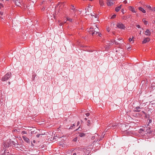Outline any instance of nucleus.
<instances>
[{"mask_svg": "<svg viewBox=\"0 0 155 155\" xmlns=\"http://www.w3.org/2000/svg\"><path fill=\"white\" fill-rule=\"evenodd\" d=\"M95 25L96 28L94 29H93V28H91L89 29L88 31L89 33L92 34V35H94L95 34V32H96V34H97L98 35L101 36V34L97 31L98 30V28L96 25Z\"/></svg>", "mask_w": 155, "mask_h": 155, "instance_id": "obj_1", "label": "nucleus"}, {"mask_svg": "<svg viewBox=\"0 0 155 155\" xmlns=\"http://www.w3.org/2000/svg\"><path fill=\"white\" fill-rule=\"evenodd\" d=\"M64 6V3L62 2H59L58 5L56 6V9H57L58 8H59V12H61L62 8Z\"/></svg>", "mask_w": 155, "mask_h": 155, "instance_id": "obj_2", "label": "nucleus"}, {"mask_svg": "<svg viewBox=\"0 0 155 155\" xmlns=\"http://www.w3.org/2000/svg\"><path fill=\"white\" fill-rule=\"evenodd\" d=\"M11 75V74L10 72L8 73L2 78V80L4 81L7 80L10 78Z\"/></svg>", "mask_w": 155, "mask_h": 155, "instance_id": "obj_3", "label": "nucleus"}, {"mask_svg": "<svg viewBox=\"0 0 155 155\" xmlns=\"http://www.w3.org/2000/svg\"><path fill=\"white\" fill-rule=\"evenodd\" d=\"M107 5L108 6H111L113 5L114 1L113 0H106Z\"/></svg>", "mask_w": 155, "mask_h": 155, "instance_id": "obj_4", "label": "nucleus"}, {"mask_svg": "<svg viewBox=\"0 0 155 155\" xmlns=\"http://www.w3.org/2000/svg\"><path fill=\"white\" fill-rule=\"evenodd\" d=\"M117 26L118 28L121 29H124L125 28L124 25L121 23H118L117 25Z\"/></svg>", "mask_w": 155, "mask_h": 155, "instance_id": "obj_5", "label": "nucleus"}, {"mask_svg": "<svg viewBox=\"0 0 155 155\" xmlns=\"http://www.w3.org/2000/svg\"><path fill=\"white\" fill-rule=\"evenodd\" d=\"M22 137L23 139L24 140L26 143H30V140L28 137L25 136H22Z\"/></svg>", "mask_w": 155, "mask_h": 155, "instance_id": "obj_6", "label": "nucleus"}, {"mask_svg": "<svg viewBox=\"0 0 155 155\" xmlns=\"http://www.w3.org/2000/svg\"><path fill=\"white\" fill-rule=\"evenodd\" d=\"M145 34L147 36H150L151 35V32L149 29H147L145 32Z\"/></svg>", "mask_w": 155, "mask_h": 155, "instance_id": "obj_7", "label": "nucleus"}, {"mask_svg": "<svg viewBox=\"0 0 155 155\" xmlns=\"http://www.w3.org/2000/svg\"><path fill=\"white\" fill-rule=\"evenodd\" d=\"M129 10L133 13H136V11L135 10V9L133 7L130 6L128 7Z\"/></svg>", "mask_w": 155, "mask_h": 155, "instance_id": "obj_8", "label": "nucleus"}, {"mask_svg": "<svg viewBox=\"0 0 155 155\" xmlns=\"http://www.w3.org/2000/svg\"><path fill=\"white\" fill-rule=\"evenodd\" d=\"M150 40V39L149 38H147L144 39L142 41V43L143 44H145L147 42L149 41Z\"/></svg>", "mask_w": 155, "mask_h": 155, "instance_id": "obj_9", "label": "nucleus"}, {"mask_svg": "<svg viewBox=\"0 0 155 155\" xmlns=\"http://www.w3.org/2000/svg\"><path fill=\"white\" fill-rule=\"evenodd\" d=\"M70 9L71 10H72L73 12H75L77 11V10L74 7V6L73 5H71L70 7Z\"/></svg>", "mask_w": 155, "mask_h": 155, "instance_id": "obj_10", "label": "nucleus"}, {"mask_svg": "<svg viewBox=\"0 0 155 155\" xmlns=\"http://www.w3.org/2000/svg\"><path fill=\"white\" fill-rule=\"evenodd\" d=\"M140 107H136L134 111V112H139L140 111Z\"/></svg>", "mask_w": 155, "mask_h": 155, "instance_id": "obj_11", "label": "nucleus"}, {"mask_svg": "<svg viewBox=\"0 0 155 155\" xmlns=\"http://www.w3.org/2000/svg\"><path fill=\"white\" fill-rule=\"evenodd\" d=\"M15 4L17 6H19L21 5L20 2L18 1V0H16L15 1Z\"/></svg>", "mask_w": 155, "mask_h": 155, "instance_id": "obj_12", "label": "nucleus"}, {"mask_svg": "<svg viewBox=\"0 0 155 155\" xmlns=\"http://www.w3.org/2000/svg\"><path fill=\"white\" fill-rule=\"evenodd\" d=\"M139 9L143 13H146V11L142 7H139Z\"/></svg>", "mask_w": 155, "mask_h": 155, "instance_id": "obj_13", "label": "nucleus"}, {"mask_svg": "<svg viewBox=\"0 0 155 155\" xmlns=\"http://www.w3.org/2000/svg\"><path fill=\"white\" fill-rule=\"evenodd\" d=\"M121 5H120V6H118L117 7H116V8H115V11L117 12H118L120 10V9L121 8Z\"/></svg>", "mask_w": 155, "mask_h": 155, "instance_id": "obj_14", "label": "nucleus"}, {"mask_svg": "<svg viewBox=\"0 0 155 155\" xmlns=\"http://www.w3.org/2000/svg\"><path fill=\"white\" fill-rule=\"evenodd\" d=\"M99 4L101 6H103L104 5V3L103 0H99Z\"/></svg>", "mask_w": 155, "mask_h": 155, "instance_id": "obj_15", "label": "nucleus"}, {"mask_svg": "<svg viewBox=\"0 0 155 155\" xmlns=\"http://www.w3.org/2000/svg\"><path fill=\"white\" fill-rule=\"evenodd\" d=\"M85 136V134L84 133H79V136L80 137H84Z\"/></svg>", "mask_w": 155, "mask_h": 155, "instance_id": "obj_16", "label": "nucleus"}, {"mask_svg": "<svg viewBox=\"0 0 155 155\" xmlns=\"http://www.w3.org/2000/svg\"><path fill=\"white\" fill-rule=\"evenodd\" d=\"M94 15L91 14V16L93 17L92 19H93V17H94L95 18H96V20L98 21L97 16V15H95L94 13Z\"/></svg>", "mask_w": 155, "mask_h": 155, "instance_id": "obj_17", "label": "nucleus"}, {"mask_svg": "<svg viewBox=\"0 0 155 155\" xmlns=\"http://www.w3.org/2000/svg\"><path fill=\"white\" fill-rule=\"evenodd\" d=\"M143 21L145 25H146L148 24V22L147 21H146L145 19H143Z\"/></svg>", "mask_w": 155, "mask_h": 155, "instance_id": "obj_18", "label": "nucleus"}, {"mask_svg": "<svg viewBox=\"0 0 155 155\" xmlns=\"http://www.w3.org/2000/svg\"><path fill=\"white\" fill-rule=\"evenodd\" d=\"M134 38V37H132L131 38H130L129 39V41L130 42H131V41H133L132 43H134V40H133V38Z\"/></svg>", "mask_w": 155, "mask_h": 155, "instance_id": "obj_19", "label": "nucleus"}, {"mask_svg": "<svg viewBox=\"0 0 155 155\" xmlns=\"http://www.w3.org/2000/svg\"><path fill=\"white\" fill-rule=\"evenodd\" d=\"M146 6L147 8L149 9L150 10H151V7L150 6L147 5H146Z\"/></svg>", "mask_w": 155, "mask_h": 155, "instance_id": "obj_20", "label": "nucleus"}, {"mask_svg": "<svg viewBox=\"0 0 155 155\" xmlns=\"http://www.w3.org/2000/svg\"><path fill=\"white\" fill-rule=\"evenodd\" d=\"M26 134L27 132L25 131H23L21 132V134L22 135H24V134Z\"/></svg>", "mask_w": 155, "mask_h": 155, "instance_id": "obj_21", "label": "nucleus"}, {"mask_svg": "<svg viewBox=\"0 0 155 155\" xmlns=\"http://www.w3.org/2000/svg\"><path fill=\"white\" fill-rule=\"evenodd\" d=\"M116 17V15H113L111 17V18H115V17Z\"/></svg>", "mask_w": 155, "mask_h": 155, "instance_id": "obj_22", "label": "nucleus"}, {"mask_svg": "<svg viewBox=\"0 0 155 155\" xmlns=\"http://www.w3.org/2000/svg\"><path fill=\"white\" fill-rule=\"evenodd\" d=\"M67 20L69 21H72V19H71L70 18H67Z\"/></svg>", "mask_w": 155, "mask_h": 155, "instance_id": "obj_23", "label": "nucleus"}, {"mask_svg": "<svg viewBox=\"0 0 155 155\" xmlns=\"http://www.w3.org/2000/svg\"><path fill=\"white\" fill-rule=\"evenodd\" d=\"M77 140V137H75L73 139V140L74 141H76Z\"/></svg>", "mask_w": 155, "mask_h": 155, "instance_id": "obj_24", "label": "nucleus"}, {"mask_svg": "<svg viewBox=\"0 0 155 155\" xmlns=\"http://www.w3.org/2000/svg\"><path fill=\"white\" fill-rule=\"evenodd\" d=\"M107 30L108 32H109L110 31V29L109 28H107Z\"/></svg>", "mask_w": 155, "mask_h": 155, "instance_id": "obj_25", "label": "nucleus"}, {"mask_svg": "<svg viewBox=\"0 0 155 155\" xmlns=\"http://www.w3.org/2000/svg\"><path fill=\"white\" fill-rule=\"evenodd\" d=\"M85 115H86L87 116H89L90 115V114L88 113H86L85 114Z\"/></svg>", "mask_w": 155, "mask_h": 155, "instance_id": "obj_26", "label": "nucleus"}, {"mask_svg": "<svg viewBox=\"0 0 155 155\" xmlns=\"http://www.w3.org/2000/svg\"><path fill=\"white\" fill-rule=\"evenodd\" d=\"M136 27H137L138 28H140V25H136Z\"/></svg>", "mask_w": 155, "mask_h": 155, "instance_id": "obj_27", "label": "nucleus"}, {"mask_svg": "<svg viewBox=\"0 0 155 155\" xmlns=\"http://www.w3.org/2000/svg\"><path fill=\"white\" fill-rule=\"evenodd\" d=\"M151 10L153 12L155 11V7H154V8L151 9Z\"/></svg>", "mask_w": 155, "mask_h": 155, "instance_id": "obj_28", "label": "nucleus"}, {"mask_svg": "<svg viewBox=\"0 0 155 155\" xmlns=\"http://www.w3.org/2000/svg\"><path fill=\"white\" fill-rule=\"evenodd\" d=\"M73 155H78V153H75L73 154Z\"/></svg>", "mask_w": 155, "mask_h": 155, "instance_id": "obj_29", "label": "nucleus"}, {"mask_svg": "<svg viewBox=\"0 0 155 155\" xmlns=\"http://www.w3.org/2000/svg\"><path fill=\"white\" fill-rule=\"evenodd\" d=\"M3 12H1V11H0V14L1 15H3Z\"/></svg>", "mask_w": 155, "mask_h": 155, "instance_id": "obj_30", "label": "nucleus"}, {"mask_svg": "<svg viewBox=\"0 0 155 155\" xmlns=\"http://www.w3.org/2000/svg\"><path fill=\"white\" fill-rule=\"evenodd\" d=\"M90 121L89 120H88L87 122V125L88 126H89L90 124Z\"/></svg>", "mask_w": 155, "mask_h": 155, "instance_id": "obj_31", "label": "nucleus"}, {"mask_svg": "<svg viewBox=\"0 0 155 155\" xmlns=\"http://www.w3.org/2000/svg\"><path fill=\"white\" fill-rule=\"evenodd\" d=\"M40 135H41V134H37V135H36V137H40Z\"/></svg>", "mask_w": 155, "mask_h": 155, "instance_id": "obj_32", "label": "nucleus"}, {"mask_svg": "<svg viewBox=\"0 0 155 155\" xmlns=\"http://www.w3.org/2000/svg\"><path fill=\"white\" fill-rule=\"evenodd\" d=\"M142 113H143V114H144V115H146V113L144 111H142Z\"/></svg>", "mask_w": 155, "mask_h": 155, "instance_id": "obj_33", "label": "nucleus"}, {"mask_svg": "<svg viewBox=\"0 0 155 155\" xmlns=\"http://www.w3.org/2000/svg\"><path fill=\"white\" fill-rule=\"evenodd\" d=\"M123 2L125 4H126L127 3V2L126 0L124 1Z\"/></svg>", "mask_w": 155, "mask_h": 155, "instance_id": "obj_34", "label": "nucleus"}, {"mask_svg": "<svg viewBox=\"0 0 155 155\" xmlns=\"http://www.w3.org/2000/svg\"><path fill=\"white\" fill-rule=\"evenodd\" d=\"M1 7H3V6L2 4L0 3V9L1 8Z\"/></svg>", "mask_w": 155, "mask_h": 155, "instance_id": "obj_35", "label": "nucleus"}, {"mask_svg": "<svg viewBox=\"0 0 155 155\" xmlns=\"http://www.w3.org/2000/svg\"><path fill=\"white\" fill-rule=\"evenodd\" d=\"M151 121H152V120H149V123H150L151 122Z\"/></svg>", "mask_w": 155, "mask_h": 155, "instance_id": "obj_36", "label": "nucleus"}, {"mask_svg": "<svg viewBox=\"0 0 155 155\" xmlns=\"http://www.w3.org/2000/svg\"><path fill=\"white\" fill-rule=\"evenodd\" d=\"M114 42H115V44H118V43L117 42H115V41H114Z\"/></svg>", "mask_w": 155, "mask_h": 155, "instance_id": "obj_37", "label": "nucleus"}, {"mask_svg": "<svg viewBox=\"0 0 155 155\" xmlns=\"http://www.w3.org/2000/svg\"><path fill=\"white\" fill-rule=\"evenodd\" d=\"M62 23H60V25L61 26H62Z\"/></svg>", "mask_w": 155, "mask_h": 155, "instance_id": "obj_38", "label": "nucleus"}, {"mask_svg": "<svg viewBox=\"0 0 155 155\" xmlns=\"http://www.w3.org/2000/svg\"><path fill=\"white\" fill-rule=\"evenodd\" d=\"M3 1V0H0V2H1Z\"/></svg>", "mask_w": 155, "mask_h": 155, "instance_id": "obj_39", "label": "nucleus"}, {"mask_svg": "<svg viewBox=\"0 0 155 155\" xmlns=\"http://www.w3.org/2000/svg\"><path fill=\"white\" fill-rule=\"evenodd\" d=\"M45 9V8H43L42 10H44Z\"/></svg>", "mask_w": 155, "mask_h": 155, "instance_id": "obj_40", "label": "nucleus"}, {"mask_svg": "<svg viewBox=\"0 0 155 155\" xmlns=\"http://www.w3.org/2000/svg\"><path fill=\"white\" fill-rule=\"evenodd\" d=\"M141 34V31H140V34Z\"/></svg>", "mask_w": 155, "mask_h": 155, "instance_id": "obj_41", "label": "nucleus"}, {"mask_svg": "<svg viewBox=\"0 0 155 155\" xmlns=\"http://www.w3.org/2000/svg\"><path fill=\"white\" fill-rule=\"evenodd\" d=\"M90 0V1H93L94 0Z\"/></svg>", "mask_w": 155, "mask_h": 155, "instance_id": "obj_42", "label": "nucleus"}, {"mask_svg": "<svg viewBox=\"0 0 155 155\" xmlns=\"http://www.w3.org/2000/svg\"><path fill=\"white\" fill-rule=\"evenodd\" d=\"M73 126H75V125H74V124H73Z\"/></svg>", "mask_w": 155, "mask_h": 155, "instance_id": "obj_43", "label": "nucleus"}, {"mask_svg": "<svg viewBox=\"0 0 155 155\" xmlns=\"http://www.w3.org/2000/svg\"><path fill=\"white\" fill-rule=\"evenodd\" d=\"M78 124H79V122H78Z\"/></svg>", "mask_w": 155, "mask_h": 155, "instance_id": "obj_44", "label": "nucleus"}]
</instances>
